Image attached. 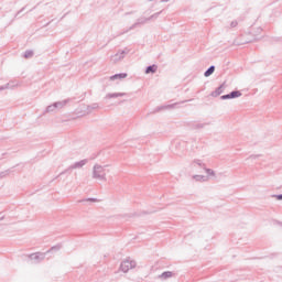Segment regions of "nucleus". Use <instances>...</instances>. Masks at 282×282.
Here are the masks:
<instances>
[{
    "instance_id": "f257e3e1",
    "label": "nucleus",
    "mask_w": 282,
    "mask_h": 282,
    "mask_svg": "<svg viewBox=\"0 0 282 282\" xmlns=\"http://www.w3.org/2000/svg\"><path fill=\"white\" fill-rule=\"evenodd\" d=\"M107 165L95 164L93 167V180H99L100 182H107Z\"/></svg>"
},
{
    "instance_id": "f03ea898",
    "label": "nucleus",
    "mask_w": 282,
    "mask_h": 282,
    "mask_svg": "<svg viewBox=\"0 0 282 282\" xmlns=\"http://www.w3.org/2000/svg\"><path fill=\"white\" fill-rule=\"evenodd\" d=\"M149 23V18L141 17L137 19L135 23H133L129 29L123 30L119 36H122V34H127L128 32H131V30H135V28H142V25H147Z\"/></svg>"
},
{
    "instance_id": "7ed1b4c3",
    "label": "nucleus",
    "mask_w": 282,
    "mask_h": 282,
    "mask_svg": "<svg viewBox=\"0 0 282 282\" xmlns=\"http://www.w3.org/2000/svg\"><path fill=\"white\" fill-rule=\"evenodd\" d=\"M135 265H138V263L135 262V260H123L120 264V270L121 272L127 273L130 270H133V268H135Z\"/></svg>"
},
{
    "instance_id": "20e7f679",
    "label": "nucleus",
    "mask_w": 282,
    "mask_h": 282,
    "mask_svg": "<svg viewBox=\"0 0 282 282\" xmlns=\"http://www.w3.org/2000/svg\"><path fill=\"white\" fill-rule=\"evenodd\" d=\"M129 52H131V50H129V48L120 50V51H118L117 54H115L110 57V61L112 63H120V61L124 59V56H127V54H129Z\"/></svg>"
},
{
    "instance_id": "39448f33",
    "label": "nucleus",
    "mask_w": 282,
    "mask_h": 282,
    "mask_svg": "<svg viewBox=\"0 0 282 282\" xmlns=\"http://www.w3.org/2000/svg\"><path fill=\"white\" fill-rule=\"evenodd\" d=\"M87 162H89V160H87V159H84V160H82L79 162H75L67 170H65L62 173H59V175H65V173H67V171H74L75 169H83V166H85L87 164Z\"/></svg>"
},
{
    "instance_id": "423d86ee",
    "label": "nucleus",
    "mask_w": 282,
    "mask_h": 282,
    "mask_svg": "<svg viewBox=\"0 0 282 282\" xmlns=\"http://www.w3.org/2000/svg\"><path fill=\"white\" fill-rule=\"evenodd\" d=\"M29 259L35 263H41L45 259V253H32Z\"/></svg>"
},
{
    "instance_id": "0eeeda50",
    "label": "nucleus",
    "mask_w": 282,
    "mask_h": 282,
    "mask_svg": "<svg viewBox=\"0 0 282 282\" xmlns=\"http://www.w3.org/2000/svg\"><path fill=\"white\" fill-rule=\"evenodd\" d=\"M226 89V83L221 84L219 87L212 93L213 98H217V96H221Z\"/></svg>"
},
{
    "instance_id": "6e6552de",
    "label": "nucleus",
    "mask_w": 282,
    "mask_h": 282,
    "mask_svg": "<svg viewBox=\"0 0 282 282\" xmlns=\"http://www.w3.org/2000/svg\"><path fill=\"white\" fill-rule=\"evenodd\" d=\"M184 102H186V101L175 102V104H171L167 106H160L155 109V111H162V109H175V107H177V105H184Z\"/></svg>"
},
{
    "instance_id": "1a4fd4ad",
    "label": "nucleus",
    "mask_w": 282,
    "mask_h": 282,
    "mask_svg": "<svg viewBox=\"0 0 282 282\" xmlns=\"http://www.w3.org/2000/svg\"><path fill=\"white\" fill-rule=\"evenodd\" d=\"M122 96H127V93H109L106 95V99H111V98H122Z\"/></svg>"
},
{
    "instance_id": "9d476101",
    "label": "nucleus",
    "mask_w": 282,
    "mask_h": 282,
    "mask_svg": "<svg viewBox=\"0 0 282 282\" xmlns=\"http://www.w3.org/2000/svg\"><path fill=\"white\" fill-rule=\"evenodd\" d=\"M127 73H119V74H115L112 76H110V80H122L124 78H127Z\"/></svg>"
},
{
    "instance_id": "9b49d317",
    "label": "nucleus",
    "mask_w": 282,
    "mask_h": 282,
    "mask_svg": "<svg viewBox=\"0 0 282 282\" xmlns=\"http://www.w3.org/2000/svg\"><path fill=\"white\" fill-rule=\"evenodd\" d=\"M158 72V65L153 64L145 68V74H155Z\"/></svg>"
},
{
    "instance_id": "f8f14e48",
    "label": "nucleus",
    "mask_w": 282,
    "mask_h": 282,
    "mask_svg": "<svg viewBox=\"0 0 282 282\" xmlns=\"http://www.w3.org/2000/svg\"><path fill=\"white\" fill-rule=\"evenodd\" d=\"M213 74H215V65L209 66L204 73V76L208 78V76H213Z\"/></svg>"
},
{
    "instance_id": "ddd939ff",
    "label": "nucleus",
    "mask_w": 282,
    "mask_h": 282,
    "mask_svg": "<svg viewBox=\"0 0 282 282\" xmlns=\"http://www.w3.org/2000/svg\"><path fill=\"white\" fill-rule=\"evenodd\" d=\"M67 102H69L68 99H65V100H63V101H56V102H54L55 109H63V107H65V105H67Z\"/></svg>"
},
{
    "instance_id": "4468645a",
    "label": "nucleus",
    "mask_w": 282,
    "mask_h": 282,
    "mask_svg": "<svg viewBox=\"0 0 282 282\" xmlns=\"http://www.w3.org/2000/svg\"><path fill=\"white\" fill-rule=\"evenodd\" d=\"M172 276H173V272H171V271H165V272H163L161 275H159V279L166 280V279H171Z\"/></svg>"
},
{
    "instance_id": "2eb2a0df",
    "label": "nucleus",
    "mask_w": 282,
    "mask_h": 282,
    "mask_svg": "<svg viewBox=\"0 0 282 282\" xmlns=\"http://www.w3.org/2000/svg\"><path fill=\"white\" fill-rule=\"evenodd\" d=\"M193 180H195L196 182H208V177L204 175H194Z\"/></svg>"
},
{
    "instance_id": "dca6fc26",
    "label": "nucleus",
    "mask_w": 282,
    "mask_h": 282,
    "mask_svg": "<svg viewBox=\"0 0 282 282\" xmlns=\"http://www.w3.org/2000/svg\"><path fill=\"white\" fill-rule=\"evenodd\" d=\"M193 164H196L200 169H206V164L204 162H202V160H199V159L194 160Z\"/></svg>"
},
{
    "instance_id": "f3484780",
    "label": "nucleus",
    "mask_w": 282,
    "mask_h": 282,
    "mask_svg": "<svg viewBox=\"0 0 282 282\" xmlns=\"http://www.w3.org/2000/svg\"><path fill=\"white\" fill-rule=\"evenodd\" d=\"M232 98H241V91L239 90H232L231 93H229Z\"/></svg>"
},
{
    "instance_id": "a211bd4d",
    "label": "nucleus",
    "mask_w": 282,
    "mask_h": 282,
    "mask_svg": "<svg viewBox=\"0 0 282 282\" xmlns=\"http://www.w3.org/2000/svg\"><path fill=\"white\" fill-rule=\"evenodd\" d=\"M12 173L11 170H6L3 172H0V180H3V177H8Z\"/></svg>"
},
{
    "instance_id": "6ab92c4d",
    "label": "nucleus",
    "mask_w": 282,
    "mask_h": 282,
    "mask_svg": "<svg viewBox=\"0 0 282 282\" xmlns=\"http://www.w3.org/2000/svg\"><path fill=\"white\" fill-rule=\"evenodd\" d=\"M34 56V51L28 50L24 52V58H32Z\"/></svg>"
},
{
    "instance_id": "aec40b11",
    "label": "nucleus",
    "mask_w": 282,
    "mask_h": 282,
    "mask_svg": "<svg viewBox=\"0 0 282 282\" xmlns=\"http://www.w3.org/2000/svg\"><path fill=\"white\" fill-rule=\"evenodd\" d=\"M52 111H56V106L55 104L46 107V113H52Z\"/></svg>"
},
{
    "instance_id": "412c9836",
    "label": "nucleus",
    "mask_w": 282,
    "mask_h": 282,
    "mask_svg": "<svg viewBox=\"0 0 282 282\" xmlns=\"http://www.w3.org/2000/svg\"><path fill=\"white\" fill-rule=\"evenodd\" d=\"M161 12H162V11L156 12V13L150 15V17L148 18V21H153V20L158 19V18L160 17V13H161Z\"/></svg>"
},
{
    "instance_id": "4be33fe9",
    "label": "nucleus",
    "mask_w": 282,
    "mask_h": 282,
    "mask_svg": "<svg viewBox=\"0 0 282 282\" xmlns=\"http://www.w3.org/2000/svg\"><path fill=\"white\" fill-rule=\"evenodd\" d=\"M204 171H205V173H207V175L215 177V172L212 169L205 167Z\"/></svg>"
},
{
    "instance_id": "5701e85b",
    "label": "nucleus",
    "mask_w": 282,
    "mask_h": 282,
    "mask_svg": "<svg viewBox=\"0 0 282 282\" xmlns=\"http://www.w3.org/2000/svg\"><path fill=\"white\" fill-rule=\"evenodd\" d=\"M6 89H12V86L10 85V83L3 85V86H0V91H3Z\"/></svg>"
},
{
    "instance_id": "b1692460",
    "label": "nucleus",
    "mask_w": 282,
    "mask_h": 282,
    "mask_svg": "<svg viewBox=\"0 0 282 282\" xmlns=\"http://www.w3.org/2000/svg\"><path fill=\"white\" fill-rule=\"evenodd\" d=\"M231 99H232V97L230 96V93L227 95L220 96V100H231Z\"/></svg>"
},
{
    "instance_id": "393cba45",
    "label": "nucleus",
    "mask_w": 282,
    "mask_h": 282,
    "mask_svg": "<svg viewBox=\"0 0 282 282\" xmlns=\"http://www.w3.org/2000/svg\"><path fill=\"white\" fill-rule=\"evenodd\" d=\"M61 248H62V246L57 245V246L52 247L47 252H54V250H61Z\"/></svg>"
},
{
    "instance_id": "a878e982",
    "label": "nucleus",
    "mask_w": 282,
    "mask_h": 282,
    "mask_svg": "<svg viewBox=\"0 0 282 282\" xmlns=\"http://www.w3.org/2000/svg\"><path fill=\"white\" fill-rule=\"evenodd\" d=\"M272 197H274V198L278 199L279 202H282V194L272 195Z\"/></svg>"
},
{
    "instance_id": "bb28decb",
    "label": "nucleus",
    "mask_w": 282,
    "mask_h": 282,
    "mask_svg": "<svg viewBox=\"0 0 282 282\" xmlns=\"http://www.w3.org/2000/svg\"><path fill=\"white\" fill-rule=\"evenodd\" d=\"M98 104H93L90 106H88V109H98Z\"/></svg>"
},
{
    "instance_id": "cd10ccee",
    "label": "nucleus",
    "mask_w": 282,
    "mask_h": 282,
    "mask_svg": "<svg viewBox=\"0 0 282 282\" xmlns=\"http://www.w3.org/2000/svg\"><path fill=\"white\" fill-rule=\"evenodd\" d=\"M237 25H239V22H237V21H232L230 23V28H237Z\"/></svg>"
},
{
    "instance_id": "c85d7f7f",
    "label": "nucleus",
    "mask_w": 282,
    "mask_h": 282,
    "mask_svg": "<svg viewBox=\"0 0 282 282\" xmlns=\"http://www.w3.org/2000/svg\"><path fill=\"white\" fill-rule=\"evenodd\" d=\"M206 124H204V123H200V124H196V129H204V127H205Z\"/></svg>"
},
{
    "instance_id": "c756f323",
    "label": "nucleus",
    "mask_w": 282,
    "mask_h": 282,
    "mask_svg": "<svg viewBox=\"0 0 282 282\" xmlns=\"http://www.w3.org/2000/svg\"><path fill=\"white\" fill-rule=\"evenodd\" d=\"M85 202H98L97 198H87Z\"/></svg>"
},
{
    "instance_id": "7c9ffc66",
    "label": "nucleus",
    "mask_w": 282,
    "mask_h": 282,
    "mask_svg": "<svg viewBox=\"0 0 282 282\" xmlns=\"http://www.w3.org/2000/svg\"><path fill=\"white\" fill-rule=\"evenodd\" d=\"M171 0H161V3H169Z\"/></svg>"
},
{
    "instance_id": "2f4dec72",
    "label": "nucleus",
    "mask_w": 282,
    "mask_h": 282,
    "mask_svg": "<svg viewBox=\"0 0 282 282\" xmlns=\"http://www.w3.org/2000/svg\"><path fill=\"white\" fill-rule=\"evenodd\" d=\"M251 160H256V158H259V155H251Z\"/></svg>"
},
{
    "instance_id": "473e14b6",
    "label": "nucleus",
    "mask_w": 282,
    "mask_h": 282,
    "mask_svg": "<svg viewBox=\"0 0 282 282\" xmlns=\"http://www.w3.org/2000/svg\"><path fill=\"white\" fill-rule=\"evenodd\" d=\"M23 10H25V8H22V10L17 13V17H19Z\"/></svg>"
},
{
    "instance_id": "72a5a7b5",
    "label": "nucleus",
    "mask_w": 282,
    "mask_h": 282,
    "mask_svg": "<svg viewBox=\"0 0 282 282\" xmlns=\"http://www.w3.org/2000/svg\"><path fill=\"white\" fill-rule=\"evenodd\" d=\"M3 220V216L0 218V221Z\"/></svg>"
},
{
    "instance_id": "f704fd0d",
    "label": "nucleus",
    "mask_w": 282,
    "mask_h": 282,
    "mask_svg": "<svg viewBox=\"0 0 282 282\" xmlns=\"http://www.w3.org/2000/svg\"><path fill=\"white\" fill-rule=\"evenodd\" d=\"M149 1H153V0H149Z\"/></svg>"
}]
</instances>
